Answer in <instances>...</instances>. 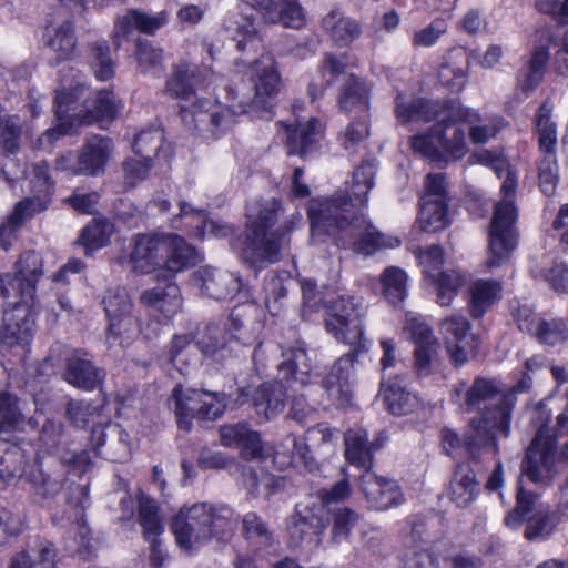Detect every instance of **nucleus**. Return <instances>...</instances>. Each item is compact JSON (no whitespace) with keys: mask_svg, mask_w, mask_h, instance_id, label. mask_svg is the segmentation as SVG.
Returning <instances> with one entry per match:
<instances>
[{"mask_svg":"<svg viewBox=\"0 0 568 568\" xmlns=\"http://www.w3.org/2000/svg\"><path fill=\"white\" fill-rule=\"evenodd\" d=\"M254 97L246 98L233 89H227L229 103L222 105L209 99H196L181 106L185 125L204 139H217L236 122V116L266 109L268 99L281 89V77L271 55H262L250 69Z\"/></svg>","mask_w":568,"mask_h":568,"instance_id":"f257e3e1","label":"nucleus"},{"mask_svg":"<svg viewBox=\"0 0 568 568\" xmlns=\"http://www.w3.org/2000/svg\"><path fill=\"white\" fill-rule=\"evenodd\" d=\"M206 57L201 64L194 59L183 58L172 65V73L165 83L166 92L182 101H190L195 97V91L207 87L213 78L212 70L213 51L211 45H203Z\"/></svg>","mask_w":568,"mask_h":568,"instance_id":"9b49d317","label":"nucleus"},{"mask_svg":"<svg viewBox=\"0 0 568 568\" xmlns=\"http://www.w3.org/2000/svg\"><path fill=\"white\" fill-rule=\"evenodd\" d=\"M452 115L469 126V139L474 144L489 142L503 126V121L498 116H481L477 110L463 104H453Z\"/></svg>","mask_w":568,"mask_h":568,"instance_id":"bb28decb","label":"nucleus"},{"mask_svg":"<svg viewBox=\"0 0 568 568\" xmlns=\"http://www.w3.org/2000/svg\"><path fill=\"white\" fill-rule=\"evenodd\" d=\"M63 378L75 388L91 392L103 383L105 373L94 366L84 353L74 351L65 359Z\"/></svg>","mask_w":568,"mask_h":568,"instance_id":"b1692460","label":"nucleus"},{"mask_svg":"<svg viewBox=\"0 0 568 568\" xmlns=\"http://www.w3.org/2000/svg\"><path fill=\"white\" fill-rule=\"evenodd\" d=\"M503 285L495 280H477L470 287L469 311L474 318L481 317L501 296Z\"/></svg>","mask_w":568,"mask_h":568,"instance_id":"a19ab883","label":"nucleus"},{"mask_svg":"<svg viewBox=\"0 0 568 568\" xmlns=\"http://www.w3.org/2000/svg\"><path fill=\"white\" fill-rule=\"evenodd\" d=\"M21 282L33 285V293L37 292V283L43 274V261L39 253L28 251L21 254L16 263L13 273Z\"/></svg>","mask_w":568,"mask_h":568,"instance_id":"bf43d9fd","label":"nucleus"},{"mask_svg":"<svg viewBox=\"0 0 568 568\" xmlns=\"http://www.w3.org/2000/svg\"><path fill=\"white\" fill-rule=\"evenodd\" d=\"M561 515L555 509H539L527 519L524 536L529 541H542L549 538L559 525Z\"/></svg>","mask_w":568,"mask_h":568,"instance_id":"a18cd8bd","label":"nucleus"},{"mask_svg":"<svg viewBox=\"0 0 568 568\" xmlns=\"http://www.w3.org/2000/svg\"><path fill=\"white\" fill-rule=\"evenodd\" d=\"M29 480L39 495L43 497H54L60 493L63 486V475L45 471L41 466H37L30 474Z\"/></svg>","mask_w":568,"mask_h":568,"instance_id":"e2e57ef3","label":"nucleus"},{"mask_svg":"<svg viewBox=\"0 0 568 568\" xmlns=\"http://www.w3.org/2000/svg\"><path fill=\"white\" fill-rule=\"evenodd\" d=\"M470 53L464 47L450 49L438 70L440 83L452 91L459 92L468 81Z\"/></svg>","mask_w":568,"mask_h":568,"instance_id":"c85d7f7f","label":"nucleus"},{"mask_svg":"<svg viewBox=\"0 0 568 568\" xmlns=\"http://www.w3.org/2000/svg\"><path fill=\"white\" fill-rule=\"evenodd\" d=\"M237 523V514L226 505L196 503L179 510L173 517L171 530L178 546L192 554L210 540L229 542Z\"/></svg>","mask_w":568,"mask_h":568,"instance_id":"39448f33","label":"nucleus"},{"mask_svg":"<svg viewBox=\"0 0 568 568\" xmlns=\"http://www.w3.org/2000/svg\"><path fill=\"white\" fill-rule=\"evenodd\" d=\"M138 517L145 539L158 538L164 531L159 516V507L153 500L141 503Z\"/></svg>","mask_w":568,"mask_h":568,"instance_id":"0e129e2a","label":"nucleus"},{"mask_svg":"<svg viewBox=\"0 0 568 568\" xmlns=\"http://www.w3.org/2000/svg\"><path fill=\"white\" fill-rule=\"evenodd\" d=\"M135 57L143 73L158 77L164 71L163 50L150 41L136 40Z\"/></svg>","mask_w":568,"mask_h":568,"instance_id":"5fc2aeb1","label":"nucleus"},{"mask_svg":"<svg viewBox=\"0 0 568 568\" xmlns=\"http://www.w3.org/2000/svg\"><path fill=\"white\" fill-rule=\"evenodd\" d=\"M376 165L373 161L363 162L355 169L352 176L351 190L356 204L361 210L366 206L368 193L374 186Z\"/></svg>","mask_w":568,"mask_h":568,"instance_id":"3c124183","label":"nucleus"},{"mask_svg":"<svg viewBox=\"0 0 568 568\" xmlns=\"http://www.w3.org/2000/svg\"><path fill=\"white\" fill-rule=\"evenodd\" d=\"M32 179L30 181L32 196H27L22 201H29L28 209L34 213H41L47 210L53 190V183L49 176V165L45 161H40L33 165Z\"/></svg>","mask_w":568,"mask_h":568,"instance_id":"58836bf2","label":"nucleus"},{"mask_svg":"<svg viewBox=\"0 0 568 568\" xmlns=\"http://www.w3.org/2000/svg\"><path fill=\"white\" fill-rule=\"evenodd\" d=\"M361 489L369 507L375 510H387L404 501V495L397 481L378 477L369 470L361 477Z\"/></svg>","mask_w":568,"mask_h":568,"instance_id":"aec40b11","label":"nucleus"},{"mask_svg":"<svg viewBox=\"0 0 568 568\" xmlns=\"http://www.w3.org/2000/svg\"><path fill=\"white\" fill-rule=\"evenodd\" d=\"M243 322L233 311L225 323H211L200 334L196 345L201 353L216 363H223L236 355L240 345H250L253 338L242 332Z\"/></svg>","mask_w":568,"mask_h":568,"instance_id":"1a4fd4ad","label":"nucleus"},{"mask_svg":"<svg viewBox=\"0 0 568 568\" xmlns=\"http://www.w3.org/2000/svg\"><path fill=\"white\" fill-rule=\"evenodd\" d=\"M280 211L281 202L276 199L253 200L246 205V230L242 258L253 267L277 262L284 236L294 226L302 223L301 213L295 212L291 216L290 226H281L274 232H268L277 221Z\"/></svg>","mask_w":568,"mask_h":568,"instance_id":"423d86ee","label":"nucleus"},{"mask_svg":"<svg viewBox=\"0 0 568 568\" xmlns=\"http://www.w3.org/2000/svg\"><path fill=\"white\" fill-rule=\"evenodd\" d=\"M55 549L51 544L42 545L33 556L19 552L12 557L8 568H57Z\"/></svg>","mask_w":568,"mask_h":568,"instance_id":"4d7b16f0","label":"nucleus"},{"mask_svg":"<svg viewBox=\"0 0 568 568\" xmlns=\"http://www.w3.org/2000/svg\"><path fill=\"white\" fill-rule=\"evenodd\" d=\"M87 91L84 78L79 71H61L54 98L58 123L39 138L41 148L52 144L62 135L70 134L81 124L111 122L123 108L121 100L112 91H97L91 99L85 98Z\"/></svg>","mask_w":568,"mask_h":568,"instance_id":"20e7f679","label":"nucleus"},{"mask_svg":"<svg viewBox=\"0 0 568 568\" xmlns=\"http://www.w3.org/2000/svg\"><path fill=\"white\" fill-rule=\"evenodd\" d=\"M446 103L398 93L395 99V115L400 123L430 122L439 118Z\"/></svg>","mask_w":568,"mask_h":568,"instance_id":"cd10ccee","label":"nucleus"},{"mask_svg":"<svg viewBox=\"0 0 568 568\" xmlns=\"http://www.w3.org/2000/svg\"><path fill=\"white\" fill-rule=\"evenodd\" d=\"M367 342H363V345H349V352L342 355L334 363L323 379V386L339 405H346L351 402L353 395L351 382L355 377L354 363L361 353L367 351Z\"/></svg>","mask_w":568,"mask_h":568,"instance_id":"dca6fc26","label":"nucleus"},{"mask_svg":"<svg viewBox=\"0 0 568 568\" xmlns=\"http://www.w3.org/2000/svg\"><path fill=\"white\" fill-rule=\"evenodd\" d=\"M112 153V141L101 135L85 140L78 151L77 173L95 176L102 173Z\"/></svg>","mask_w":568,"mask_h":568,"instance_id":"393cba45","label":"nucleus"},{"mask_svg":"<svg viewBox=\"0 0 568 568\" xmlns=\"http://www.w3.org/2000/svg\"><path fill=\"white\" fill-rule=\"evenodd\" d=\"M290 154L305 155L323 135V124L316 118L297 122L295 126L282 123Z\"/></svg>","mask_w":568,"mask_h":568,"instance_id":"2f4dec72","label":"nucleus"},{"mask_svg":"<svg viewBox=\"0 0 568 568\" xmlns=\"http://www.w3.org/2000/svg\"><path fill=\"white\" fill-rule=\"evenodd\" d=\"M36 305H21L3 311V325L0 337L3 344L28 346L36 325Z\"/></svg>","mask_w":568,"mask_h":568,"instance_id":"a211bd4d","label":"nucleus"},{"mask_svg":"<svg viewBox=\"0 0 568 568\" xmlns=\"http://www.w3.org/2000/svg\"><path fill=\"white\" fill-rule=\"evenodd\" d=\"M286 398V387L282 382H266L261 384L253 394L247 388H240L236 402L243 405L251 399L256 413L265 420H270L284 409Z\"/></svg>","mask_w":568,"mask_h":568,"instance_id":"f3484780","label":"nucleus"},{"mask_svg":"<svg viewBox=\"0 0 568 568\" xmlns=\"http://www.w3.org/2000/svg\"><path fill=\"white\" fill-rule=\"evenodd\" d=\"M0 435L18 428L22 422V416L18 409V399L16 396L0 392Z\"/></svg>","mask_w":568,"mask_h":568,"instance_id":"774afa93","label":"nucleus"},{"mask_svg":"<svg viewBox=\"0 0 568 568\" xmlns=\"http://www.w3.org/2000/svg\"><path fill=\"white\" fill-rule=\"evenodd\" d=\"M517 181L510 173L501 184L503 199L496 203L490 224L489 258L487 267L493 268L505 263L517 245L515 222L517 209L514 203Z\"/></svg>","mask_w":568,"mask_h":568,"instance_id":"0eeeda50","label":"nucleus"},{"mask_svg":"<svg viewBox=\"0 0 568 568\" xmlns=\"http://www.w3.org/2000/svg\"><path fill=\"white\" fill-rule=\"evenodd\" d=\"M410 525V538L417 548L430 547L434 550L445 535L444 519L438 514L414 516Z\"/></svg>","mask_w":568,"mask_h":568,"instance_id":"c9c22d12","label":"nucleus"},{"mask_svg":"<svg viewBox=\"0 0 568 568\" xmlns=\"http://www.w3.org/2000/svg\"><path fill=\"white\" fill-rule=\"evenodd\" d=\"M193 283L203 295L214 300H226L235 295L241 282L233 273L221 272L211 266L200 267L193 275Z\"/></svg>","mask_w":568,"mask_h":568,"instance_id":"4be33fe9","label":"nucleus"},{"mask_svg":"<svg viewBox=\"0 0 568 568\" xmlns=\"http://www.w3.org/2000/svg\"><path fill=\"white\" fill-rule=\"evenodd\" d=\"M165 251L163 267L179 273L194 266L200 261L197 251L176 234H164Z\"/></svg>","mask_w":568,"mask_h":568,"instance_id":"473e14b6","label":"nucleus"},{"mask_svg":"<svg viewBox=\"0 0 568 568\" xmlns=\"http://www.w3.org/2000/svg\"><path fill=\"white\" fill-rule=\"evenodd\" d=\"M548 61L549 54L545 48L531 51L527 65L521 68L517 75V88L525 95L530 94L541 83Z\"/></svg>","mask_w":568,"mask_h":568,"instance_id":"79ce46f5","label":"nucleus"},{"mask_svg":"<svg viewBox=\"0 0 568 568\" xmlns=\"http://www.w3.org/2000/svg\"><path fill=\"white\" fill-rule=\"evenodd\" d=\"M382 293L393 305L400 304L407 296V275L397 266H389L381 275Z\"/></svg>","mask_w":568,"mask_h":568,"instance_id":"de8ad7c7","label":"nucleus"},{"mask_svg":"<svg viewBox=\"0 0 568 568\" xmlns=\"http://www.w3.org/2000/svg\"><path fill=\"white\" fill-rule=\"evenodd\" d=\"M479 493L475 471L468 465H458L450 481L449 497L458 507H467Z\"/></svg>","mask_w":568,"mask_h":568,"instance_id":"ea45409f","label":"nucleus"},{"mask_svg":"<svg viewBox=\"0 0 568 568\" xmlns=\"http://www.w3.org/2000/svg\"><path fill=\"white\" fill-rule=\"evenodd\" d=\"M141 302L160 311L165 317L174 316L182 308L181 291L175 283L144 291L141 295Z\"/></svg>","mask_w":568,"mask_h":568,"instance_id":"4c0bfd02","label":"nucleus"},{"mask_svg":"<svg viewBox=\"0 0 568 568\" xmlns=\"http://www.w3.org/2000/svg\"><path fill=\"white\" fill-rule=\"evenodd\" d=\"M453 104L455 102L446 103L440 112L439 120L433 125L434 134L443 148L455 160H459L468 152L465 130L462 128V120L454 119Z\"/></svg>","mask_w":568,"mask_h":568,"instance_id":"6ab92c4d","label":"nucleus"},{"mask_svg":"<svg viewBox=\"0 0 568 568\" xmlns=\"http://www.w3.org/2000/svg\"><path fill=\"white\" fill-rule=\"evenodd\" d=\"M535 124L540 155L557 154V124L551 118V108L547 103L539 106Z\"/></svg>","mask_w":568,"mask_h":568,"instance_id":"37998d69","label":"nucleus"},{"mask_svg":"<svg viewBox=\"0 0 568 568\" xmlns=\"http://www.w3.org/2000/svg\"><path fill=\"white\" fill-rule=\"evenodd\" d=\"M322 28L331 40L339 47L351 44L362 33L359 22L344 14L339 9H333L324 16Z\"/></svg>","mask_w":568,"mask_h":568,"instance_id":"72a5a7b5","label":"nucleus"},{"mask_svg":"<svg viewBox=\"0 0 568 568\" xmlns=\"http://www.w3.org/2000/svg\"><path fill=\"white\" fill-rule=\"evenodd\" d=\"M369 95L371 88L357 77L349 74L341 89L338 105L346 113L369 118Z\"/></svg>","mask_w":568,"mask_h":568,"instance_id":"7c9ffc66","label":"nucleus"},{"mask_svg":"<svg viewBox=\"0 0 568 568\" xmlns=\"http://www.w3.org/2000/svg\"><path fill=\"white\" fill-rule=\"evenodd\" d=\"M537 169L541 192L546 196L554 195L559 182L557 154L540 155L537 162Z\"/></svg>","mask_w":568,"mask_h":568,"instance_id":"052dcab7","label":"nucleus"},{"mask_svg":"<svg viewBox=\"0 0 568 568\" xmlns=\"http://www.w3.org/2000/svg\"><path fill=\"white\" fill-rule=\"evenodd\" d=\"M418 221L425 232H437L445 229L449 224L447 203L420 201Z\"/></svg>","mask_w":568,"mask_h":568,"instance_id":"6e6d98bb","label":"nucleus"},{"mask_svg":"<svg viewBox=\"0 0 568 568\" xmlns=\"http://www.w3.org/2000/svg\"><path fill=\"white\" fill-rule=\"evenodd\" d=\"M168 22L165 11L156 14H149L138 10H129L125 14L118 17L114 23L113 42L116 48L121 47V40L128 37L133 30L153 34Z\"/></svg>","mask_w":568,"mask_h":568,"instance_id":"a878e982","label":"nucleus"},{"mask_svg":"<svg viewBox=\"0 0 568 568\" xmlns=\"http://www.w3.org/2000/svg\"><path fill=\"white\" fill-rule=\"evenodd\" d=\"M169 405L174 410L179 428L190 432L193 419L214 420L221 417L226 407V397L224 393L178 385L172 390Z\"/></svg>","mask_w":568,"mask_h":568,"instance_id":"6e6552de","label":"nucleus"},{"mask_svg":"<svg viewBox=\"0 0 568 568\" xmlns=\"http://www.w3.org/2000/svg\"><path fill=\"white\" fill-rule=\"evenodd\" d=\"M436 286L437 304L440 306H450L453 300L457 296L460 287L465 283V276L458 271H445L432 277Z\"/></svg>","mask_w":568,"mask_h":568,"instance_id":"603ef678","label":"nucleus"},{"mask_svg":"<svg viewBox=\"0 0 568 568\" xmlns=\"http://www.w3.org/2000/svg\"><path fill=\"white\" fill-rule=\"evenodd\" d=\"M514 316L520 331L535 333L542 344L554 346L568 339V327L561 318L537 321L527 307L518 308Z\"/></svg>","mask_w":568,"mask_h":568,"instance_id":"5701e85b","label":"nucleus"},{"mask_svg":"<svg viewBox=\"0 0 568 568\" xmlns=\"http://www.w3.org/2000/svg\"><path fill=\"white\" fill-rule=\"evenodd\" d=\"M283 361L278 371L287 381L298 382L305 385L310 382L311 364L306 351L303 347L288 348L283 351Z\"/></svg>","mask_w":568,"mask_h":568,"instance_id":"c03bdc74","label":"nucleus"},{"mask_svg":"<svg viewBox=\"0 0 568 568\" xmlns=\"http://www.w3.org/2000/svg\"><path fill=\"white\" fill-rule=\"evenodd\" d=\"M164 142L163 131L159 128L143 130L134 139L133 150L136 156L156 155Z\"/></svg>","mask_w":568,"mask_h":568,"instance_id":"69168bd1","label":"nucleus"},{"mask_svg":"<svg viewBox=\"0 0 568 568\" xmlns=\"http://www.w3.org/2000/svg\"><path fill=\"white\" fill-rule=\"evenodd\" d=\"M440 343L415 346L414 371L419 377L433 374L438 365Z\"/></svg>","mask_w":568,"mask_h":568,"instance_id":"680f3d73","label":"nucleus"},{"mask_svg":"<svg viewBox=\"0 0 568 568\" xmlns=\"http://www.w3.org/2000/svg\"><path fill=\"white\" fill-rule=\"evenodd\" d=\"M312 237L327 235L343 247L369 255L378 248L399 246L397 237L379 233L351 197L334 194L325 200H312L308 206Z\"/></svg>","mask_w":568,"mask_h":568,"instance_id":"f03ea898","label":"nucleus"},{"mask_svg":"<svg viewBox=\"0 0 568 568\" xmlns=\"http://www.w3.org/2000/svg\"><path fill=\"white\" fill-rule=\"evenodd\" d=\"M164 251V234H138L132 240V251L129 255V263L136 272L150 273L156 267L163 266Z\"/></svg>","mask_w":568,"mask_h":568,"instance_id":"412c9836","label":"nucleus"},{"mask_svg":"<svg viewBox=\"0 0 568 568\" xmlns=\"http://www.w3.org/2000/svg\"><path fill=\"white\" fill-rule=\"evenodd\" d=\"M323 513V506L312 498L296 504L295 513L287 520V532L293 546L303 542L318 546L322 542L326 529Z\"/></svg>","mask_w":568,"mask_h":568,"instance_id":"ddd939ff","label":"nucleus"},{"mask_svg":"<svg viewBox=\"0 0 568 568\" xmlns=\"http://www.w3.org/2000/svg\"><path fill=\"white\" fill-rule=\"evenodd\" d=\"M452 399L466 410L483 407L480 417L470 420L471 434L467 436V445L487 447L497 455L499 446L496 442V432L504 437L509 436L517 397L513 393H506L499 379L477 376L471 384L464 381L457 383Z\"/></svg>","mask_w":568,"mask_h":568,"instance_id":"7ed1b4c3","label":"nucleus"},{"mask_svg":"<svg viewBox=\"0 0 568 568\" xmlns=\"http://www.w3.org/2000/svg\"><path fill=\"white\" fill-rule=\"evenodd\" d=\"M21 305H36L33 285L21 282L13 273L0 274V307L7 311Z\"/></svg>","mask_w":568,"mask_h":568,"instance_id":"f704fd0d","label":"nucleus"},{"mask_svg":"<svg viewBox=\"0 0 568 568\" xmlns=\"http://www.w3.org/2000/svg\"><path fill=\"white\" fill-rule=\"evenodd\" d=\"M189 214H193L194 217L200 222V224L195 226V230L192 233V235L196 239H204L207 235L222 239L227 237L233 233V229L229 224L213 220H205L204 211H195L190 206L189 203L181 202L179 217L187 216Z\"/></svg>","mask_w":568,"mask_h":568,"instance_id":"09e8293b","label":"nucleus"},{"mask_svg":"<svg viewBox=\"0 0 568 568\" xmlns=\"http://www.w3.org/2000/svg\"><path fill=\"white\" fill-rule=\"evenodd\" d=\"M345 457L352 464L365 471L373 464L374 453L383 446V439L368 440V433L364 428H354L345 433Z\"/></svg>","mask_w":568,"mask_h":568,"instance_id":"c756f323","label":"nucleus"},{"mask_svg":"<svg viewBox=\"0 0 568 568\" xmlns=\"http://www.w3.org/2000/svg\"><path fill=\"white\" fill-rule=\"evenodd\" d=\"M29 201H20L14 205L12 213L7 221L0 225V246L8 250L16 239L17 231L26 221L33 217L37 213L28 209Z\"/></svg>","mask_w":568,"mask_h":568,"instance_id":"864d4df0","label":"nucleus"},{"mask_svg":"<svg viewBox=\"0 0 568 568\" xmlns=\"http://www.w3.org/2000/svg\"><path fill=\"white\" fill-rule=\"evenodd\" d=\"M363 300L352 295H341L327 306L325 325L327 331L346 345H363L364 337L362 323Z\"/></svg>","mask_w":568,"mask_h":568,"instance_id":"9d476101","label":"nucleus"},{"mask_svg":"<svg viewBox=\"0 0 568 568\" xmlns=\"http://www.w3.org/2000/svg\"><path fill=\"white\" fill-rule=\"evenodd\" d=\"M114 232V225L109 220L97 219L87 225L79 239L87 256L93 254L94 251L104 247L110 243V237Z\"/></svg>","mask_w":568,"mask_h":568,"instance_id":"49530a36","label":"nucleus"},{"mask_svg":"<svg viewBox=\"0 0 568 568\" xmlns=\"http://www.w3.org/2000/svg\"><path fill=\"white\" fill-rule=\"evenodd\" d=\"M446 352L456 366L466 364L478 351L480 341L462 314L445 317L439 324Z\"/></svg>","mask_w":568,"mask_h":568,"instance_id":"f8f14e48","label":"nucleus"},{"mask_svg":"<svg viewBox=\"0 0 568 568\" xmlns=\"http://www.w3.org/2000/svg\"><path fill=\"white\" fill-rule=\"evenodd\" d=\"M400 381L382 382L381 396L393 415H406L419 406L418 397L408 392Z\"/></svg>","mask_w":568,"mask_h":568,"instance_id":"e433bc0d","label":"nucleus"},{"mask_svg":"<svg viewBox=\"0 0 568 568\" xmlns=\"http://www.w3.org/2000/svg\"><path fill=\"white\" fill-rule=\"evenodd\" d=\"M104 311L109 321L108 341L129 343L140 333L138 320L132 315V302L124 291H109L103 297Z\"/></svg>","mask_w":568,"mask_h":568,"instance_id":"4468645a","label":"nucleus"},{"mask_svg":"<svg viewBox=\"0 0 568 568\" xmlns=\"http://www.w3.org/2000/svg\"><path fill=\"white\" fill-rule=\"evenodd\" d=\"M556 460V438L541 428L534 437L521 464V473L535 484L542 483Z\"/></svg>","mask_w":568,"mask_h":568,"instance_id":"2eb2a0df","label":"nucleus"},{"mask_svg":"<svg viewBox=\"0 0 568 568\" xmlns=\"http://www.w3.org/2000/svg\"><path fill=\"white\" fill-rule=\"evenodd\" d=\"M104 405V400L95 405L91 400L71 398L65 404V417L74 427L84 428L103 415Z\"/></svg>","mask_w":568,"mask_h":568,"instance_id":"8fccbe9b","label":"nucleus"},{"mask_svg":"<svg viewBox=\"0 0 568 568\" xmlns=\"http://www.w3.org/2000/svg\"><path fill=\"white\" fill-rule=\"evenodd\" d=\"M49 45L57 54L58 61H65L73 58L77 48L74 28L70 21L63 22L50 39Z\"/></svg>","mask_w":568,"mask_h":568,"instance_id":"13d9d810","label":"nucleus"},{"mask_svg":"<svg viewBox=\"0 0 568 568\" xmlns=\"http://www.w3.org/2000/svg\"><path fill=\"white\" fill-rule=\"evenodd\" d=\"M92 65L100 81H108L114 75V63L110 57V48L105 41L95 42L91 48Z\"/></svg>","mask_w":568,"mask_h":568,"instance_id":"338daca9","label":"nucleus"}]
</instances>
